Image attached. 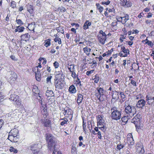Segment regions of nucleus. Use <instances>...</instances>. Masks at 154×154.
Returning <instances> with one entry per match:
<instances>
[{
  "mask_svg": "<svg viewBox=\"0 0 154 154\" xmlns=\"http://www.w3.org/2000/svg\"><path fill=\"white\" fill-rule=\"evenodd\" d=\"M55 79V85L56 88L58 89H62L65 84L64 75L61 70L56 72Z\"/></svg>",
  "mask_w": 154,
  "mask_h": 154,
  "instance_id": "f257e3e1",
  "label": "nucleus"
},
{
  "mask_svg": "<svg viewBox=\"0 0 154 154\" xmlns=\"http://www.w3.org/2000/svg\"><path fill=\"white\" fill-rule=\"evenodd\" d=\"M46 138L48 143V149H51L55 148V139L53 135L50 134H46Z\"/></svg>",
  "mask_w": 154,
  "mask_h": 154,
  "instance_id": "f03ea898",
  "label": "nucleus"
},
{
  "mask_svg": "<svg viewBox=\"0 0 154 154\" xmlns=\"http://www.w3.org/2000/svg\"><path fill=\"white\" fill-rule=\"evenodd\" d=\"M125 113L129 116L132 117L136 113V110L134 106H131L130 104H128L127 101L125 102Z\"/></svg>",
  "mask_w": 154,
  "mask_h": 154,
  "instance_id": "7ed1b4c3",
  "label": "nucleus"
},
{
  "mask_svg": "<svg viewBox=\"0 0 154 154\" xmlns=\"http://www.w3.org/2000/svg\"><path fill=\"white\" fill-rule=\"evenodd\" d=\"M95 96L100 101L104 100L105 95L104 94V90L102 88L98 87L95 91Z\"/></svg>",
  "mask_w": 154,
  "mask_h": 154,
  "instance_id": "20e7f679",
  "label": "nucleus"
},
{
  "mask_svg": "<svg viewBox=\"0 0 154 154\" xmlns=\"http://www.w3.org/2000/svg\"><path fill=\"white\" fill-rule=\"evenodd\" d=\"M42 148L40 143H35L31 145L30 149L34 154H42L40 149Z\"/></svg>",
  "mask_w": 154,
  "mask_h": 154,
  "instance_id": "39448f33",
  "label": "nucleus"
},
{
  "mask_svg": "<svg viewBox=\"0 0 154 154\" xmlns=\"http://www.w3.org/2000/svg\"><path fill=\"white\" fill-rule=\"evenodd\" d=\"M106 33L103 30H100L99 31L97 35L98 39L99 42L102 45H103L105 43L106 39Z\"/></svg>",
  "mask_w": 154,
  "mask_h": 154,
  "instance_id": "423d86ee",
  "label": "nucleus"
},
{
  "mask_svg": "<svg viewBox=\"0 0 154 154\" xmlns=\"http://www.w3.org/2000/svg\"><path fill=\"white\" fill-rule=\"evenodd\" d=\"M14 92V91L13 89H12L9 91V94H11L10 99L16 102L17 104H20V98L17 95H16L14 94H12Z\"/></svg>",
  "mask_w": 154,
  "mask_h": 154,
  "instance_id": "0eeeda50",
  "label": "nucleus"
},
{
  "mask_svg": "<svg viewBox=\"0 0 154 154\" xmlns=\"http://www.w3.org/2000/svg\"><path fill=\"white\" fill-rule=\"evenodd\" d=\"M111 110L112 113L111 117L114 119L117 120L120 119L121 118V113L120 111L116 109L115 110Z\"/></svg>",
  "mask_w": 154,
  "mask_h": 154,
  "instance_id": "6e6552de",
  "label": "nucleus"
},
{
  "mask_svg": "<svg viewBox=\"0 0 154 154\" xmlns=\"http://www.w3.org/2000/svg\"><path fill=\"white\" fill-rule=\"evenodd\" d=\"M136 154H144V150L141 143H137L136 146Z\"/></svg>",
  "mask_w": 154,
  "mask_h": 154,
  "instance_id": "1a4fd4ad",
  "label": "nucleus"
},
{
  "mask_svg": "<svg viewBox=\"0 0 154 154\" xmlns=\"http://www.w3.org/2000/svg\"><path fill=\"white\" fill-rule=\"evenodd\" d=\"M121 51L119 54V55L121 57H126L129 54V50L126 49L123 46H121Z\"/></svg>",
  "mask_w": 154,
  "mask_h": 154,
  "instance_id": "9d476101",
  "label": "nucleus"
},
{
  "mask_svg": "<svg viewBox=\"0 0 154 154\" xmlns=\"http://www.w3.org/2000/svg\"><path fill=\"white\" fill-rule=\"evenodd\" d=\"M42 122L44 124V125L45 127H49L51 129L53 128L51 127V122L50 120L47 119H42Z\"/></svg>",
  "mask_w": 154,
  "mask_h": 154,
  "instance_id": "9b49d317",
  "label": "nucleus"
},
{
  "mask_svg": "<svg viewBox=\"0 0 154 154\" xmlns=\"http://www.w3.org/2000/svg\"><path fill=\"white\" fill-rule=\"evenodd\" d=\"M146 101L143 99H141L138 101L136 104L137 107L138 108H143L145 105Z\"/></svg>",
  "mask_w": 154,
  "mask_h": 154,
  "instance_id": "f8f14e48",
  "label": "nucleus"
},
{
  "mask_svg": "<svg viewBox=\"0 0 154 154\" xmlns=\"http://www.w3.org/2000/svg\"><path fill=\"white\" fill-rule=\"evenodd\" d=\"M140 114H137L134 118L131 120V122L134 123L135 125H136L137 123H139L140 121Z\"/></svg>",
  "mask_w": 154,
  "mask_h": 154,
  "instance_id": "ddd939ff",
  "label": "nucleus"
},
{
  "mask_svg": "<svg viewBox=\"0 0 154 154\" xmlns=\"http://www.w3.org/2000/svg\"><path fill=\"white\" fill-rule=\"evenodd\" d=\"M103 116H102L100 115L97 116V125H105L104 121L103 118Z\"/></svg>",
  "mask_w": 154,
  "mask_h": 154,
  "instance_id": "4468645a",
  "label": "nucleus"
},
{
  "mask_svg": "<svg viewBox=\"0 0 154 154\" xmlns=\"http://www.w3.org/2000/svg\"><path fill=\"white\" fill-rule=\"evenodd\" d=\"M19 138V135L16 136L9 135L8 137V139L12 142H16L18 141Z\"/></svg>",
  "mask_w": 154,
  "mask_h": 154,
  "instance_id": "2eb2a0df",
  "label": "nucleus"
},
{
  "mask_svg": "<svg viewBox=\"0 0 154 154\" xmlns=\"http://www.w3.org/2000/svg\"><path fill=\"white\" fill-rule=\"evenodd\" d=\"M30 37V36L28 33H26L25 34L22 35L20 36L21 40L22 41H25L26 42L29 39Z\"/></svg>",
  "mask_w": 154,
  "mask_h": 154,
  "instance_id": "dca6fc26",
  "label": "nucleus"
},
{
  "mask_svg": "<svg viewBox=\"0 0 154 154\" xmlns=\"http://www.w3.org/2000/svg\"><path fill=\"white\" fill-rule=\"evenodd\" d=\"M132 117L129 116L128 115H126L125 113V116L121 119V120L123 122L122 123L123 125H125L127 122L128 119H130Z\"/></svg>",
  "mask_w": 154,
  "mask_h": 154,
  "instance_id": "f3484780",
  "label": "nucleus"
},
{
  "mask_svg": "<svg viewBox=\"0 0 154 154\" xmlns=\"http://www.w3.org/2000/svg\"><path fill=\"white\" fill-rule=\"evenodd\" d=\"M42 106H40L42 114L43 115L45 116V117H46L48 115L46 105Z\"/></svg>",
  "mask_w": 154,
  "mask_h": 154,
  "instance_id": "a211bd4d",
  "label": "nucleus"
},
{
  "mask_svg": "<svg viewBox=\"0 0 154 154\" xmlns=\"http://www.w3.org/2000/svg\"><path fill=\"white\" fill-rule=\"evenodd\" d=\"M63 113L66 117H68L69 115H71L72 114V110L70 109H65L63 110Z\"/></svg>",
  "mask_w": 154,
  "mask_h": 154,
  "instance_id": "6ab92c4d",
  "label": "nucleus"
},
{
  "mask_svg": "<svg viewBox=\"0 0 154 154\" xmlns=\"http://www.w3.org/2000/svg\"><path fill=\"white\" fill-rule=\"evenodd\" d=\"M83 51L84 53L87 55L89 56L91 51V49L88 47V46H86L83 48Z\"/></svg>",
  "mask_w": 154,
  "mask_h": 154,
  "instance_id": "aec40b11",
  "label": "nucleus"
},
{
  "mask_svg": "<svg viewBox=\"0 0 154 154\" xmlns=\"http://www.w3.org/2000/svg\"><path fill=\"white\" fill-rule=\"evenodd\" d=\"M9 135L12 136H18V131L17 129L14 128L11 130L9 133Z\"/></svg>",
  "mask_w": 154,
  "mask_h": 154,
  "instance_id": "412c9836",
  "label": "nucleus"
},
{
  "mask_svg": "<svg viewBox=\"0 0 154 154\" xmlns=\"http://www.w3.org/2000/svg\"><path fill=\"white\" fill-rule=\"evenodd\" d=\"M17 78V75L15 73L11 72V73L10 77V81H15L16 80Z\"/></svg>",
  "mask_w": 154,
  "mask_h": 154,
  "instance_id": "4be33fe9",
  "label": "nucleus"
},
{
  "mask_svg": "<svg viewBox=\"0 0 154 154\" xmlns=\"http://www.w3.org/2000/svg\"><path fill=\"white\" fill-rule=\"evenodd\" d=\"M121 2L122 3H121V4L122 6L127 7H130L132 5V4L131 3L127 4L128 2L127 1V0H121Z\"/></svg>",
  "mask_w": 154,
  "mask_h": 154,
  "instance_id": "5701e85b",
  "label": "nucleus"
},
{
  "mask_svg": "<svg viewBox=\"0 0 154 154\" xmlns=\"http://www.w3.org/2000/svg\"><path fill=\"white\" fill-rule=\"evenodd\" d=\"M69 91L71 94H74L76 93V90L75 86L72 85L70 86L69 88Z\"/></svg>",
  "mask_w": 154,
  "mask_h": 154,
  "instance_id": "b1692460",
  "label": "nucleus"
},
{
  "mask_svg": "<svg viewBox=\"0 0 154 154\" xmlns=\"http://www.w3.org/2000/svg\"><path fill=\"white\" fill-rule=\"evenodd\" d=\"M35 23H32L29 24L27 28L30 31H34L35 28Z\"/></svg>",
  "mask_w": 154,
  "mask_h": 154,
  "instance_id": "393cba45",
  "label": "nucleus"
},
{
  "mask_svg": "<svg viewBox=\"0 0 154 154\" xmlns=\"http://www.w3.org/2000/svg\"><path fill=\"white\" fill-rule=\"evenodd\" d=\"M16 28L15 30V32H22L23 31L25 28L23 26H19L16 27Z\"/></svg>",
  "mask_w": 154,
  "mask_h": 154,
  "instance_id": "a878e982",
  "label": "nucleus"
},
{
  "mask_svg": "<svg viewBox=\"0 0 154 154\" xmlns=\"http://www.w3.org/2000/svg\"><path fill=\"white\" fill-rule=\"evenodd\" d=\"M91 23L89 20H86L83 26L84 29H86L88 28L89 26H91Z\"/></svg>",
  "mask_w": 154,
  "mask_h": 154,
  "instance_id": "bb28decb",
  "label": "nucleus"
},
{
  "mask_svg": "<svg viewBox=\"0 0 154 154\" xmlns=\"http://www.w3.org/2000/svg\"><path fill=\"white\" fill-rule=\"evenodd\" d=\"M129 18L128 15H126L124 17H122V20H121V23L122 24H124L125 23L129 20Z\"/></svg>",
  "mask_w": 154,
  "mask_h": 154,
  "instance_id": "cd10ccee",
  "label": "nucleus"
},
{
  "mask_svg": "<svg viewBox=\"0 0 154 154\" xmlns=\"http://www.w3.org/2000/svg\"><path fill=\"white\" fill-rule=\"evenodd\" d=\"M83 99V96L82 94H79L78 95V96L77 100V102L79 105L80 103L82 102Z\"/></svg>",
  "mask_w": 154,
  "mask_h": 154,
  "instance_id": "c85d7f7f",
  "label": "nucleus"
},
{
  "mask_svg": "<svg viewBox=\"0 0 154 154\" xmlns=\"http://www.w3.org/2000/svg\"><path fill=\"white\" fill-rule=\"evenodd\" d=\"M51 39H48L45 40L44 42V45L46 47L50 46L51 44Z\"/></svg>",
  "mask_w": 154,
  "mask_h": 154,
  "instance_id": "c756f323",
  "label": "nucleus"
},
{
  "mask_svg": "<svg viewBox=\"0 0 154 154\" xmlns=\"http://www.w3.org/2000/svg\"><path fill=\"white\" fill-rule=\"evenodd\" d=\"M54 36L55 37L54 39V42H57L59 45L61 44V41L60 38L59 37H57L56 35H55Z\"/></svg>",
  "mask_w": 154,
  "mask_h": 154,
  "instance_id": "7c9ffc66",
  "label": "nucleus"
},
{
  "mask_svg": "<svg viewBox=\"0 0 154 154\" xmlns=\"http://www.w3.org/2000/svg\"><path fill=\"white\" fill-rule=\"evenodd\" d=\"M27 8L28 11L31 14L33 12L32 6L30 5H27Z\"/></svg>",
  "mask_w": 154,
  "mask_h": 154,
  "instance_id": "2f4dec72",
  "label": "nucleus"
},
{
  "mask_svg": "<svg viewBox=\"0 0 154 154\" xmlns=\"http://www.w3.org/2000/svg\"><path fill=\"white\" fill-rule=\"evenodd\" d=\"M53 92L51 90H47L46 91V95L48 97L53 96Z\"/></svg>",
  "mask_w": 154,
  "mask_h": 154,
  "instance_id": "473e14b6",
  "label": "nucleus"
},
{
  "mask_svg": "<svg viewBox=\"0 0 154 154\" xmlns=\"http://www.w3.org/2000/svg\"><path fill=\"white\" fill-rule=\"evenodd\" d=\"M68 69L69 70L70 72H73L75 70L74 68L75 66L74 64H71L69 65L68 64Z\"/></svg>",
  "mask_w": 154,
  "mask_h": 154,
  "instance_id": "72a5a7b5",
  "label": "nucleus"
},
{
  "mask_svg": "<svg viewBox=\"0 0 154 154\" xmlns=\"http://www.w3.org/2000/svg\"><path fill=\"white\" fill-rule=\"evenodd\" d=\"M96 5L97 7V8L99 10V12L100 13H101L103 11V7L100 5L99 4V3H96Z\"/></svg>",
  "mask_w": 154,
  "mask_h": 154,
  "instance_id": "f704fd0d",
  "label": "nucleus"
},
{
  "mask_svg": "<svg viewBox=\"0 0 154 154\" xmlns=\"http://www.w3.org/2000/svg\"><path fill=\"white\" fill-rule=\"evenodd\" d=\"M50 150L53 151L52 154H61V152L58 151V149L56 148V146H55V148L52 149Z\"/></svg>",
  "mask_w": 154,
  "mask_h": 154,
  "instance_id": "c9c22d12",
  "label": "nucleus"
},
{
  "mask_svg": "<svg viewBox=\"0 0 154 154\" xmlns=\"http://www.w3.org/2000/svg\"><path fill=\"white\" fill-rule=\"evenodd\" d=\"M99 79V76L97 74H96L94 76V78L93 79V80H94V82L96 83H97L98 82Z\"/></svg>",
  "mask_w": 154,
  "mask_h": 154,
  "instance_id": "e433bc0d",
  "label": "nucleus"
},
{
  "mask_svg": "<svg viewBox=\"0 0 154 154\" xmlns=\"http://www.w3.org/2000/svg\"><path fill=\"white\" fill-rule=\"evenodd\" d=\"M128 143L130 145H133L134 144V141L133 137L127 140Z\"/></svg>",
  "mask_w": 154,
  "mask_h": 154,
  "instance_id": "4c0bfd02",
  "label": "nucleus"
},
{
  "mask_svg": "<svg viewBox=\"0 0 154 154\" xmlns=\"http://www.w3.org/2000/svg\"><path fill=\"white\" fill-rule=\"evenodd\" d=\"M57 10L58 11H60V12H64L66 11V9L64 7L62 6L59 7L57 9Z\"/></svg>",
  "mask_w": 154,
  "mask_h": 154,
  "instance_id": "58836bf2",
  "label": "nucleus"
},
{
  "mask_svg": "<svg viewBox=\"0 0 154 154\" xmlns=\"http://www.w3.org/2000/svg\"><path fill=\"white\" fill-rule=\"evenodd\" d=\"M147 103L149 105H151L154 102V96L153 97V98L152 99H150L149 100H146Z\"/></svg>",
  "mask_w": 154,
  "mask_h": 154,
  "instance_id": "ea45409f",
  "label": "nucleus"
},
{
  "mask_svg": "<svg viewBox=\"0 0 154 154\" xmlns=\"http://www.w3.org/2000/svg\"><path fill=\"white\" fill-rule=\"evenodd\" d=\"M61 120H63L60 123L61 125L62 126L64 125V124H66L67 122L68 121L67 119L66 118H64L63 119H61Z\"/></svg>",
  "mask_w": 154,
  "mask_h": 154,
  "instance_id": "a19ab883",
  "label": "nucleus"
},
{
  "mask_svg": "<svg viewBox=\"0 0 154 154\" xmlns=\"http://www.w3.org/2000/svg\"><path fill=\"white\" fill-rule=\"evenodd\" d=\"M35 74L36 80L38 81H40L41 79V73H36Z\"/></svg>",
  "mask_w": 154,
  "mask_h": 154,
  "instance_id": "79ce46f5",
  "label": "nucleus"
},
{
  "mask_svg": "<svg viewBox=\"0 0 154 154\" xmlns=\"http://www.w3.org/2000/svg\"><path fill=\"white\" fill-rule=\"evenodd\" d=\"M112 99H116L117 98H118V94L117 93V92L115 91L113 93L112 95Z\"/></svg>",
  "mask_w": 154,
  "mask_h": 154,
  "instance_id": "37998d69",
  "label": "nucleus"
},
{
  "mask_svg": "<svg viewBox=\"0 0 154 154\" xmlns=\"http://www.w3.org/2000/svg\"><path fill=\"white\" fill-rule=\"evenodd\" d=\"M76 148L75 146L72 145V149H71V153L72 154H76Z\"/></svg>",
  "mask_w": 154,
  "mask_h": 154,
  "instance_id": "c03bdc74",
  "label": "nucleus"
},
{
  "mask_svg": "<svg viewBox=\"0 0 154 154\" xmlns=\"http://www.w3.org/2000/svg\"><path fill=\"white\" fill-rule=\"evenodd\" d=\"M9 151L11 152H13L14 153H16L17 152V150L14 148L13 147H11L9 149Z\"/></svg>",
  "mask_w": 154,
  "mask_h": 154,
  "instance_id": "a18cd8bd",
  "label": "nucleus"
},
{
  "mask_svg": "<svg viewBox=\"0 0 154 154\" xmlns=\"http://www.w3.org/2000/svg\"><path fill=\"white\" fill-rule=\"evenodd\" d=\"M124 147L123 144H119L117 145L116 148L119 150H120Z\"/></svg>",
  "mask_w": 154,
  "mask_h": 154,
  "instance_id": "49530a36",
  "label": "nucleus"
},
{
  "mask_svg": "<svg viewBox=\"0 0 154 154\" xmlns=\"http://www.w3.org/2000/svg\"><path fill=\"white\" fill-rule=\"evenodd\" d=\"M75 71V70L73 71V72H71L72 73L71 76L74 79L78 77V75L76 74Z\"/></svg>",
  "mask_w": 154,
  "mask_h": 154,
  "instance_id": "de8ad7c7",
  "label": "nucleus"
},
{
  "mask_svg": "<svg viewBox=\"0 0 154 154\" xmlns=\"http://www.w3.org/2000/svg\"><path fill=\"white\" fill-rule=\"evenodd\" d=\"M77 79L76 80V85L79 86H82V84L79 79L78 77H77Z\"/></svg>",
  "mask_w": 154,
  "mask_h": 154,
  "instance_id": "09e8293b",
  "label": "nucleus"
},
{
  "mask_svg": "<svg viewBox=\"0 0 154 154\" xmlns=\"http://www.w3.org/2000/svg\"><path fill=\"white\" fill-rule=\"evenodd\" d=\"M16 22L18 25H22L23 24V22H22L21 20L20 19H17Z\"/></svg>",
  "mask_w": 154,
  "mask_h": 154,
  "instance_id": "8fccbe9b",
  "label": "nucleus"
},
{
  "mask_svg": "<svg viewBox=\"0 0 154 154\" xmlns=\"http://www.w3.org/2000/svg\"><path fill=\"white\" fill-rule=\"evenodd\" d=\"M119 94L121 96V98L122 100L123 101L125 100V97L124 93L122 92H120Z\"/></svg>",
  "mask_w": 154,
  "mask_h": 154,
  "instance_id": "3c124183",
  "label": "nucleus"
},
{
  "mask_svg": "<svg viewBox=\"0 0 154 154\" xmlns=\"http://www.w3.org/2000/svg\"><path fill=\"white\" fill-rule=\"evenodd\" d=\"M152 98H153V97H152L150 93H148L147 94V95L146 96V100L151 98L152 99Z\"/></svg>",
  "mask_w": 154,
  "mask_h": 154,
  "instance_id": "603ef678",
  "label": "nucleus"
},
{
  "mask_svg": "<svg viewBox=\"0 0 154 154\" xmlns=\"http://www.w3.org/2000/svg\"><path fill=\"white\" fill-rule=\"evenodd\" d=\"M4 97V96L0 92V103L3 100Z\"/></svg>",
  "mask_w": 154,
  "mask_h": 154,
  "instance_id": "864d4df0",
  "label": "nucleus"
},
{
  "mask_svg": "<svg viewBox=\"0 0 154 154\" xmlns=\"http://www.w3.org/2000/svg\"><path fill=\"white\" fill-rule=\"evenodd\" d=\"M11 6L12 8H14L16 7V2L14 1H12L11 2Z\"/></svg>",
  "mask_w": 154,
  "mask_h": 154,
  "instance_id": "5fc2aeb1",
  "label": "nucleus"
},
{
  "mask_svg": "<svg viewBox=\"0 0 154 154\" xmlns=\"http://www.w3.org/2000/svg\"><path fill=\"white\" fill-rule=\"evenodd\" d=\"M94 71V70H91L90 71H88L86 72V75H89L90 74L92 73Z\"/></svg>",
  "mask_w": 154,
  "mask_h": 154,
  "instance_id": "6e6d98bb",
  "label": "nucleus"
},
{
  "mask_svg": "<svg viewBox=\"0 0 154 154\" xmlns=\"http://www.w3.org/2000/svg\"><path fill=\"white\" fill-rule=\"evenodd\" d=\"M99 129L103 132H104L106 131V127L104 125H103L102 127H100Z\"/></svg>",
  "mask_w": 154,
  "mask_h": 154,
  "instance_id": "4d7b16f0",
  "label": "nucleus"
},
{
  "mask_svg": "<svg viewBox=\"0 0 154 154\" xmlns=\"http://www.w3.org/2000/svg\"><path fill=\"white\" fill-rule=\"evenodd\" d=\"M52 77L51 75L48 76L46 78V81L47 83L51 82V79Z\"/></svg>",
  "mask_w": 154,
  "mask_h": 154,
  "instance_id": "13d9d810",
  "label": "nucleus"
},
{
  "mask_svg": "<svg viewBox=\"0 0 154 154\" xmlns=\"http://www.w3.org/2000/svg\"><path fill=\"white\" fill-rule=\"evenodd\" d=\"M40 63H38V65L37 66H36L33 69V71H34L35 70H36V69H37V68H41L42 67V66L40 64Z\"/></svg>",
  "mask_w": 154,
  "mask_h": 154,
  "instance_id": "bf43d9fd",
  "label": "nucleus"
},
{
  "mask_svg": "<svg viewBox=\"0 0 154 154\" xmlns=\"http://www.w3.org/2000/svg\"><path fill=\"white\" fill-rule=\"evenodd\" d=\"M110 2L109 0H107L106 2H101V4L102 5H108L109 4Z\"/></svg>",
  "mask_w": 154,
  "mask_h": 154,
  "instance_id": "052dcab7",
  "label": "nucleus"
},
{
  "mask_svg": "<svg viewBox=\"0 0 154 154\" xmlns=\"http://www.w3.org/2000/svg\"><path fill=\"white\" fill-rule=\"evenodd\" d=\"M125 38V36L124 35H122L119 38V40L121 42H122L123 41V40Z\"/></svg>",
  "mask_w": 154,
  "mask_h": 154,
  "instance_id": "680f3d73",
  "label": "nucleus"
},
{
  "mask_svg": "<svg viewBox=\"0 0 154 154\" xmlns=\"http://www.w3.org/2000/svg\"><path fill=\"white\" fill-rule=\"evenodd\" d=\"M148 46H149L151 48H152L154 44L153 43L150 41H149L147 44Z\"/></svg>",
  "mask_w": 154,
  "mask_h": 154,
  "instance_id": "e2e57ef3",
  "label": "nucleus"
},
{
  "mask_svg": "<svg viewBox=\"0 0 154 154\" xmlns=\"http://www.w3.org/2000/svg\"><path fill=\"white\" fill-rule=\"evenodd\" d=\"M130 80L131 81V83L132 85L135 86H137L136 82L135 81L132 79H130Z\"/></svg>",
  "mask_w": 154,
  "mask_h": 154,
  "instance_id": "0e129e2a",
  "label": "nucleus"
},
{
  "mask_svg": "<svg viewBox=\"0 0 154 154\" xmlns=\"http://www.w3.org/2000/svg\"><path fill=\"white\" fill-rule=\"evenodd\" d=\"M54 65L55 68H57L59 66V63L57 61H55L54 63Z\"/></svg>",
  "mask_w": 154,
  "mask_h": 154,
  "instance_id": "69168bd1",
  "label": "nucleus"
},
{
  "mask_svg": "<svg viewBox=\"0 0 154 154\" xmlns=\"http://www.w3.org/2000/svg\"><path fill=\"white\" fill-rule=\"evenodd\" d=\"M10 58L13 60L14 61H17V59L16 58L15 56L14 55H12L10 57Z\"/></svg>",
  "mask_w": 154,
  "mask_h": 154,
  "instance_id": "338daca9",
  "label": "nucleus"
},
{
  "mask_svg": "<svg viewBox=\"0 0 154 154\" xmlns=\"http://www.w3.org/2000/svg\"><path fill=\"white\" fill-rule=\"evenodd\" d=\"M79 146H82V147H83V148L85 147V144H83V143L82 142H81V141H80L79 142Z\"/></svg>",
  "mask_w": 154,
  "mask_h": 154,
  "instance_id": "774afa93",
  "label": "nucleus"
}]
</instances>
